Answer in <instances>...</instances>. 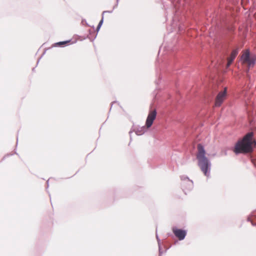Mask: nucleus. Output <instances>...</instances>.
<instances>
[{
    "mask_svg": "<svg viewBox=\"0 0 256 256\" xmlns=\"http://www.w3.org/2000/svg\"><path fill=\"white\" fill-rule=\"evenodd\" d=\"M253 132L248 133L241 140L236 144L234 152L236 154H247L252 152L253 147L256 146V141L253 139Z\"/></svg>",
    "mask_w": 256,
    "mask_h": 256,
    "instance_id": "nucleus-1",
    "label": "nucleus"
},
{
    "mask_svg": "<svg viewBox=\"0 0 256 256\" xmlns=\"http://www.w3.org/2000/svg\"><path fill=\"white\" fill-rule=\"evenodd\" d=\"M253 132L248 133L241 140L236 144L234 152L236 154H247L252 152L253 147L256 146V141L253 139Z\"/></svg>",
    "mask_w": 256,
    "mask_h": 256,
    "instance_id": "nucleus-2",
    "label": "nucleus"
},
{
    "mask_svg": "<svg viewBox=\"0 0 256 256\" xmlns=\"http://www.w3.org/2000/svg\"><path fill=\"white\" fill-rule=\"evenodd\" d=\"M197 153L196 158L198 160V164L204 176H210V164L206 156V151L204 146L199 144L197 146Z\"/></svg>",
    "mask_w": 256,
    "mask_h": 256,
    "instance_id": "nucleus-3",
    "label": "nucleus"
},
{
    "mask_svg": "<svg viewBox=\"0 0 256 256\" xmlns=\"http://www.w3.org/2000/svg\"><path fill=\"white\" fill-rule=\"evenodd\" d=\"M241 60L243 64H247L248 67H250L254 66L256 56H250L249 50H246L242 55Z\"/></svg>",
    "mask_w": 256,
    "mask_h": 256,
    "instance_id": "nucleus-4",
    "label": "nucleus"
},
{
    "mask_svg": "<svg viewBox=\"0 0 256 256\" xmlns=\"http://www.w3.org/2000/svg\"><path fill=\"white\" fill-rule=\"evenodd\" d=\"M226 88L223 91L220 92L216 98L215 106H220L224 100L226 98Z\"/></svg>",
    "mask_w": 256,
    "mask_h": 256,
    "instance_id": "nucleus-5",
    "label": "nucleus"
},
{
    "mask_svg": "<svg viewBox=\"0 0 256 256\" xmlns=\"http://www.w3.org/2000/svg\"><path fill=\"white\" fill-rule=\"evenodd\" d=\"M156 110H153L150 112L146 122V126L148 128L152 126L154 120L156 119Z\"/></svg>",
    "mask_w": 256,
    "mask_h": 256,
    "instance_id": "nucleus-6",
    "label": "nucleus"
},
{
    "mask_svg": "<svg viewBox=\"0 0 256 256\" xmlns=\"http://www.w3.org/2000/svg\"><path fill=\"white\" fill-rule=\"evenodd\" d=\"M172 232L174 235L180 240H182L184 238L186 235V232L181 229H178L176 228H172Z\"/></svg>",
    "mask_w": 256,
    "mask_h": 256,
    "instance_id": "nucleus-7",
    "label": "nucleus"
},
{
    "mask_svg": "<svg viewBox=\"0 0 256 256\" xmlns=\"http://www.w3.org/2000/svg\"><path fill=\"white\" fill-rule=\"evenodd\" d=\"M238 54V50H234L231 53L230 56L228 58V63L226 64V67L228 68L231 64L233 60L235 58L236 56Z\"/></svg>",
    "mask_w": 256,
    "mask_h": 256,
    "instance_id": "nucleus-8",
    "label": "nucleus"
},
{
    "mask_svg": "<svg viewBox=\"0 0 256 256\" xmlns=\"http://www.w3.org/2000/svg\"><path fill=\"white\" fill-rule=\"evenodd\" d=\"M70 42V40L63 41V42H60L56 43L54 44V45H55V46H63L65 44H68Z\"/></svg>",
    "mask_w": 256,
    "mask_h": 256,
    "instance_id": "nucleus-9",
    "label": "nucleus"
},
{
    "mask_svg": "<svg viewBox=\"0 0 256 256\" xmlns=\"http://www.w3.org/2000/svg\"><path fill=\"white\" fill-rule=\"evenodd\" d=\"M102 22H103V20H102L100 21V22H99V24H98V28H98V29H99V28H100V27L101 25H102Z\"/></svg>",
    "mask_w": 256,
    "mask_h": 256,
    "instance_id": "nucleus-10",
    "label": "nucleus"
}]
</instances>
